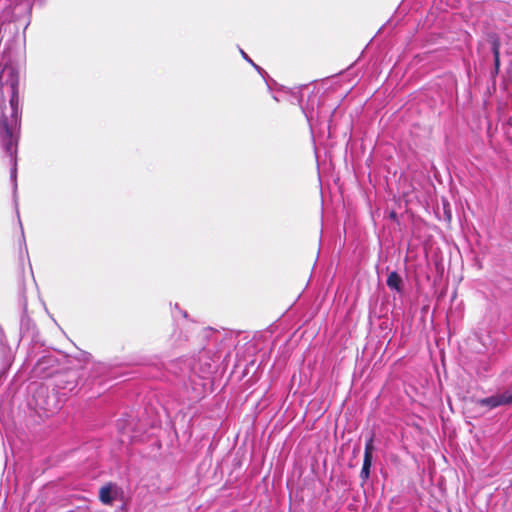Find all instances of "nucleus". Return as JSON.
<instances>
[{
    "instance_id": "1a4fd4ad",
    "label": "nucleus",
    "mask_w": 512,
    "mask_h": 512,
    "mask_svg": "<svg viewBox=\"0 0 512 512\" xmlns=\"http://www.w3.org/2000/svg\"><path fill=\"white\" fill-rule=\"evenodd\" d=\"M241 54H242V56H243V58H244L245 60H247L249 63H251V64L255 67V69H256V70H258V71H260V70H261V68H260L258 65H256V64H255V63H254V62H253V61L248 57V55H247L243 50H241Z\"/></svg>"
},
{
    "instance_id": "0eeeda50",
    "label": "nucleus",
    "mask_w": 512,
    "mask_h": 512,
    "mask_svg": "<svg viewBox=\"0 0 512 512\" xmlns=\"http://www.w3.org/2000/svg\"><path fill=\"white\" fill-rule=\"evenodd\" d=\"M372 466V460L363 459V465L360 472V478L365 482L370 477V469Z\"/></svg>"
},
{
    "instance_id": "9d476101",
    "label": "nucleus",
    "mask_w": 512,
    "mask_h": 512,
    "mask_svg": "<svg viewBox=\"0 0 512 512\" xmlns=\"http://www.w3.org/2000/svg\"><path fill=\"white\" fill-rule=\"evenodd\" d=\"M510 405L512 404V390H507Z\"/></svg>"
},
{
    "instance_id": "7ed1b4c3",
    "label": "nucleus",
    "mask_w": 512,
    "mask_h": 512,
    "mask_svg": "<svg viewBox=\"0 0 512 512\" xmlns=\"http://www.w3.org/2000/svg\"><path fill=\"white\" fill-rule=\"evenodd\" d=\"M119 488L114 483H107L99 490V500L105 505H112L117 497Z\"/></svg>"
},
{
    "instance_id": "423d86ee",
    "label": "nucleus",
    "mask_w": 512,
    "mask_h": 512,
    "mask_svg": "<svg viewBox=\"0 0 512 512\" xmlns=\"http://www.w3.org/2000/svg\"><path fill=\"white\" fill-rule=\"evenodd\" d=\"M373 450H374V435L371 434L370 437L365 442L364 459L372 460L373 459Z\"/></svg>"
},
{
    "instance_id": "39448f33",
    "label": "nucleus",
    "mask_w": 512,
    "mask_h": 512,
    "mask_svg": "<svg viewBox=\"0 0 512 512\" xmlns=\"http://www.w3.org/2000/svg\"><path fill=\"white\" fill-rule=\"evenodd\" d=\"M387 286L391 289L396 291L397 293H402L403 287H402V278L396 271H392L388 277H387Z\"/></svg>"
},
{
    "instance_id": "f03ea898",
    "label": "nucleus",
    "mask_w": 512,
    "mask_h": 512,
    "mask_svg": "<svg viewBox=\"0 0 512 512\" xmlns=\"http://www.w3.org/2000/svg\"><path fill=\"white\" fill-rule=\"evenodd\" d=\"M477 404L482 407L489 409H495L500 406L510 405L507 390L503 393L492 395L486 398H481L477 401Z\"/></svg>"
},
{
    "instance_id": "9b49d317",
    "label": "nucleus",
    "mask_w": 512,
    "mask_h": 512,
    "mask_svg": "<svg viewBox=\"0 0 512 512\" xmlns=\"http://www.w3.org/2000/svg\"><path fill=\"white\" fill-rule=\"evenodd\" d=\"M39 406H40L41 409H43L46 412H53V410L48 408V407L42 406L41 404H39Z\"/></svg>"
},
{
    "instance_id": "4468645a",
    "label": "nucleus",
    "mask_w": 512,
    "mask_h": 512,
    "mask_svg": "<svg viewBox=\"0 0 512 512\" xmlns=\"http://www.w3.org/2000/svg\"><path fill=\"white\" fill-rule=\"evenodd\" d=\"M274 100L279 101V98L277 96H273Z\"/></svg>"
},
{
    "instance_id": "f257e3e1",
    "label": "nucleus",
    "mask_w": 512,
    "mask_h": 512,
    "mask_svg": "<svg viewBox=\"0 0 512 512\" xmlns=\"http://www.w3.org/2000/svg\"><path fill=\"white\" fill-rule=\"evenodd\" d=\"M28 3L20 2L6 7L0 13V37L7 36L6 47L0 63V145L10 157V179L14 201L17 193V149L21 123L19 106V69L24 60L23 40L19 35L18 22L28 25L20 14H28Z\"/></svg>"
},
{
    "instance_id": "ddd939ff",
    "label": "nucleus",
    "mask_w": 512,
    "mask_h": 512,
    "mask_svg": "<svg viewBox=\"0 0 512 512\" xmlns=\"http://www.w3.org/2000/svg\"><path fill=\"white\" fill-rule=\"evenodd\" d=\"M302 112H304L306 117H308V115H307V113H306V111H305V109L303 107H302Z\"/></svg>"
},
{
    "instance_id": "f8f14e48",
    "label": "nucleus",
    "mask_w": 512,
    "mask_h": 512,
    "mask_svg": "<svg viewBox=\"0 0 512 512\" xmlns=\"http://www.w3.org/2000/svg\"><path fill=\"white\" fill-rule=\"evenodd\" d=\"M301 102H302V98L298 99V103L302 107Z\"/></svg>"
},
{
    "instance_id": "20e7f679",
    "label": "nucleus",
    "mask_w": 512,
    "mask_h": 512,
    "mask_svg": "<svg viewBox=\"0 0 512 512\" xmlns=\"http://www.w3.org/2000/svg\"><path fill=\"white\" fill-rule=\"evenodd\" d=\"M170 370L179 377H185L190 373L191 361L190 360H178L176 363L171 365Z\"/></svg>"
},
{
    "instance_id": "6e6552de",
    "label": "nucleus",
    "mask_w": 512,
    "mask_h": 512,
    "mask_svg": "<svg viewBox=\"0 0 512 512\" xmlns=\"http://www.w3.org/2000/svg\"><path fill=\"white\" fill-rule=\"evenodd\" d=\"M493 53H494V65H495V70H496V72H498V70H499V66H500L499 51H498V48L494 47Z\"/></svg>"
}]
</instances>
